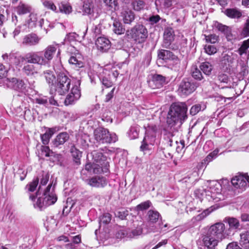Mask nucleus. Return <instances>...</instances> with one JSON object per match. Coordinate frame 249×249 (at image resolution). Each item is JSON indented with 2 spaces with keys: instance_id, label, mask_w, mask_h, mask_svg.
I'll return each mask as SVG.
<instances>
[{
  "instance_id": "50",
  "label": "nucleus",
  "mask_w": 249,
  "mask_h": 249,
  "mask_svg": "<svg viewBox=\"0 0 249 249\" xmlns=\"http://www.w3.org/2000/svg\"><path fill=\"white\" fill-rule=\"evenodd\" d=\"M128 230L122 229L120 230L116 233V237L118 239H122L124 237L128 238Z\"/></svg>"
},
{
  "instance_id": "3",
  "label": "nucleus",
  "mask_w": 249,
  "mask_h": 249,
  "mask_svg": "<svg viewBox=\"0 0 249 249\" xmlns=\"http://www.w3.org/2000/svg\"><path fill=\"white\" fill-rule=\"evenodd\" d=\"M77 79H49L48 83L50 85L51 90L57 92L59 95L65 94L70 89L71 84L74 85Z\"/></svg>"
},
{
  "instance_id": "19",
  "label": "nucleus",
  "mask_w": 249,
  "mask_h": 249,
  "mask_svg": "<svg viewBox=\"0 0 249 249\" xmlns=\"http://www.w3.org/2000/svg\"><path fill=\"white\" fill-rule=\"evenodd\" d=\"M88 184L94 187H103L107 184L106 178L100 176H95L88 180Z\"/></svg>"
},
{
  "instance_id": "48",
  "label": "nucleus",
  "mask_w": 249,
  "mask_h": 249,
  "mask_svg": "<svg viewBox=\"0 0 249 249\" xmlns=\"http://www.w3.org/2000/svg\"><path fill=\"white\" fill-rule=\"evenodd\" d=\"M249 48V38L243 41L242 45L238 49V53L240 55L246 52L247 50Z\"/></svg>"
},
{
  "instance_id": "27",
  "label": "nucleus",
  "mask_w": 249,
  "mask_h": 249,
  "mask_svg": "<svg viewBox=\"0 0 249 249\" xmlns=\"http://www.w3.org/2000/svg\"><path fill=\"white\" fill-rule=\"evenodd\" d=\"M83 11L89 15L93 13L94 3L92 0H82Z\"/></svg>"
},
{
  "instance_id": "23",
  "label": "nucleus",
  "mask_w": 249,
  "mask_h": 249,
  "mask_svg": "<svg viewBox=\"0 0 249 249\" xmlns=\"http://www.w3.org/2000/svg\"><path fill=\"white\" fill-rule=\"evenodd\" d=\"M56 49V47L53 45H49L45 49L43 57L46 61V65L48 64L53 59Z\"/></svg>"
},
{
  "instance_id": "38",
  "label": "nucleus",
  "mask_w": 249,
  "mask_h": 249,
  "mask_svg": "<svg viewBox=\"0 0 249 249\" xmlns=\"http://www.w3.org/2000/svg\"><path fill=\"white\" fill-rule=\"evenodd\" d=\"M225 14L231 18H239L241 17V13L234 9H228L225 11Z\"/></svg>"
},
{
  "instance_id": "63",
  "label": "nucleus",
  "mask_w": 249,
  "mask_h": 249,
  "mask_svg": "<svg viewBox=\"0 0 249 249\" xmlns=\"http://www.w3.org/2000/svg\"><path fill=\"white\" fill-rule=\"evenodd\" d=\"M242 34L244 36H249V18L247 20L245 26L243 29Z\"/></svg>"
},
{
  "instance_id": "8",
  "label": "nucleus",
  "mask_w": 249,
  "mask_h": 249,
  "mask_svg": "<svg viewBox=\"0 0 249 249\" xmlns=\"http://www.w3.org/2000/svg\"><path fill=\"white\" fill-rule=\"evenodd\" d=\"M95 140L102 143L115 142L117 141V136L114 134H110L107 129L103 127H98L94 130Z\"/></svg>"
},
{
  "instance_id": "43",
  "label": "nucleus",
  "mask_w": 249,
  "mask_h": 249,
  "mask_svg": "<svg viewBox=\"0 0 249 249\" xmlns=\"http://www.w3.org/2000/svg\"><path fill=\"white\" fill-rule=\"evenodd\" d=\"M39 179L38 178L34 179L32 182L28 183L25 187V189L29 192H34L38 184Z\"/></svg>"
},
{
  "instance_id": "56",
  "label": "nucleus",
  "mask_w": 249,
  "mask_h": 249,
  "mask_svg": "<svg viewBox=\"0 0 249 249\" xmlns=\"http://www.w3.org/2000/svg\"><path fill=\"white\" fill-rule=\"evenodd\" d=\"M201 109V106L200 104H196L192 107L190 109V113L192 115H195Z\"/></svg>"
},
{
  "instance_id": "31",
  "label": "nucleus",
  "mask_w": 249,
  "mask_h": 249,
  "mask_svg": "<svg viewBox=\"0 0 249 249\" xmlns=\"http://www.w3.org/2000/svg\"><path fill=\"white\" fill-rule=\"evenodd\" d=\"M218 208V207L216 205L212 206L209 208L205 210L202 213L194 217V219L196 221H200L205 218L213 211L216 210Z\"/></svg>"
},
{
  "instance_id": "62",
  "label": "nucleus",
  "mask_w": 249,
  "mask_h": 249,
  "mask_svg": "<svg viewBox=\"0 0 249 249\" xmlns=\"http://www.w3.org/2000/svg\"><path fill=\"white\" fill-rule=\"evenodd\" d=\"M36 103L40 105H45L48 102V99L46 97H39L36 99Z\"/></svg>"
},
{
  "instance_id": "5",
  "label": "nucleus",
  "mask_w": 249,
  "mask_h": 249,
  "mask_svg": "<svg viewBox=\"0 0 249 249\" xmlns=\"http://www.w3.org/2000/svg\"><path fill=\"white\" fill-rule=\"evenodd\" d=\"M128 38L133 39L136 43H144L148 37L146 28L142 24H137L126 31Z\"/></svg>"
},
{
  "instance_id": "52",
  "label": "nucleus",
  "mask_w": 249,
  "mask_h": 249,
  "mask_svg": "<svg viewBox=\"0 0 249 249\" xmlns=\"http://www.w3.org/2000/svg\"><path fill=\"white\" fill-rule=\"evenodd\" d=\"M205 52L209 55H212L217 52V49L213 45H205L204 47Z\"/></svg>"
},
{
  "instance_id": "28",
  "label": "nucleus",
  "mask_w": 249,
  "mask_h": 249,
  "mask_svg": "<svg viewBox=\"0 0 249 249\" xmlns=\"http://www.w3.org/2000/svg\"><path fill=\"white\" fill-rule=\"evenodd\" d=\"M239 243L244 249H249V231H245L240 234Z\"/></svg>"
},
{
  "instance_id": "4",
  "label": "nucleus",
  "mask_w": 249,
  "mask_h": 249,
  "mask_svg": "<svg viewBox=\"0 0 249 249\" xmlns=\"http://www.w3.org/2000/svg\"><path fill=\"white\" fill-rule=\"evenodd\" d=\"M145 129V135L140 147L141 150L143 152L151 149L156 137L158 130L157 126L155 124H148L144 126Z\"/></svg>"
},
{
  "instance_id": "15",
  "label": "nucleus",
  "mask_w": 249,
  "mask_h": 249,
  "mask_svg": "<svg viewBox=\"0 0 249 249\" xmlns=\"http://www.w3.org/2000/svg\"><path fill=\"white\" fill-rule=\"evenodd\" d=\"M43 196L46 206L53 204L57 200V196L53 192V188L52 189V184L47 186Z\"/></svg>"
},
{
  "instance_id": "17",
  "label": "nucleus",
  "mask_w": 249,
  "mask_h": 249,
  "mask_svg": "<svg viewBox=\"0 0 249 249\" xmlns=\"http://www.w3.org/2000/svg\"><path fill=\"white\" fill-rule=\"evenodd\" d=\"M174 31L172 28L165 29L163 35V41L162 47L167 49H173L172 42L174 40Z\"/></svg>"
},
{
  "instance_id": "61",
  "label": "nucleus",
  "mask_w": 249,
  "mask_h": 249,
  "mask_svg": "<svg viewBox=\"0 0 249 249\" xmlns=\"http://www.w3.org/2000/svg\"><path fill=\"white\" fill-rule=\"evenodd\" d=\"M7 72L4 66L0 64V78H5L7 76Z\"/></svg>"
},
{
  "instance_id": "60",
  "label": "nucleus",
  "mask_w": 249,
  "mask_h": 249,
  "mask_svg": "<svg viewBox=\"0 0 249 249\" xmlns=\"http://www.w3.org/2000/svg\"><path fill=\"white\" fill-rule=\"evenodd\" d=\"M43 5L48 9H50L53 11H55L56 10V7L55 5L54 4V3L51 1H48L46 0L44 1Z\"/></svg>"
},
{
  "instance_id": "11",
  "label": "nucleus",
  "mask_w": 249,
  "mask_h": 249,
  "mask_svg": "<svg viewBox=\"0 0 249 249\" xmlns=\"http://www.w3.org/2000/svg\"><path fill=\"white\" fill-rule=\"evenodd\" d=\"M197 86L193 79H184L179 85L178 91L181 95H187L193 92Z\"/></svg>"
},
{
  "instance_id": "16",
  "label": "nucleus",
  "mask_w": 249,
  "mask_h": 249,
  "mask_svg": "<svg viewBox=\"0 0 249 249\" xmlns=\"http://www.w3.org/2000/svg\"><path fill=\"white\" fill-rule=\"evenodd\" d=\"M214 26L216 29L225 36L228 41H231L236 38L235 36L232 33L231 29L230 27L217 21L215 22Z\"/></svg>"
},
{
  "instance_id": "53",
  "label": "nucleus",
  "mask_w": 249,
  "mask_h": 249,
  "mask_svg": "<svg viewBox=\"0 0 249 249\" xmlns=\"http://www.w3.org/2000/svg\"><path fill=\"white\" fill-rule=\"evenodd\" d=\"M133 5L135 10L140 11L144 8V2L142 0H139L134 2Z\"/></svg>"
},
{
  "instance_id": "32",
  "label": "nucleus",
  "mask_w": 249,
  "mask_h": 249,
  "mask_svg": "<svg viewBox=\"0 0 249 249\" xmlns=\"http://www.w3.org/2000/svg\"><path fill=\"white\" fill-rule=\"evenodd\" d=\"M197 172L196 171H194L188 174L187 177L182 178L180 181H181L182 183L192 184L197 180Z\"/></svg>"
},
{
  "instance_id": "55",
  "label": "nucleus",
  "mask_w": 249,
  "mask_h": 249,
  "mask_svg": "<svg viewBox=\"0 0 249 249\" xmlns=\"http://www.w3.org/2000/svg\"><path fill=\"white\" fill-rule=\"evenodd\" d=\"M42 155L46 157L52 156L53 152L50 149L48 146H44L41 148Z\"/></svg>"
},
{
  "instance_id": "18",
  "label": "nucleus",
  "mask_w": 249,
  "mask_h": 249,
  "mask_svg": "<svg viewBox=\"0 0 249 249\" xmlns=\"http://www.w3.org/2000/svg\"><path fill=\"white\" fill-rule=\"evenodd\" d=\"M40 191V187L39 186L36 195H31L29 196V198L33 202L35 208H38L41 210L46 206L44 203L45 201L43 197L38 196L39 195Z\"/></svg>"
},
{
  "instance_id": "22",
  "label": "nucleus",
  "mask_w": 249,
  "mask_h": 249,
  "mask_svg": "<svg viewBox=\"0 0 249 249\" xmlns=\"http://www.w3.org/2000/svg\"><path fill=\"white\" fill-rule=\"evenodd\" d=\"M40 38L35 34H30L25 36L22 41V44L27 46H34L37 45Z\"/></svg>"
},
{
  "instance_id": "54",
  "label": "nucleus",
  "mask_w": 249,
  "mask_h": 249,
  "mask_svg": "<svg viewBox=\"0 0 249 249\" xmlns=\"http://www.w3.org/2000/svg\"><path fill=\"white\" fill-rule=\"evenodd\" d=\"M234 60V57L232 54H227L224 55L222 59V62L224 64H226L227 62L229 63V65L232 64Z\"/></svg>"
},
{
  "instance_id": "26",
  "label": "nucleus",
  "mask_w": 249,
  "mask_h": 249,
  "mask_svg": "<svg viewBox=\"0 0 249 249\" xmlns=\"http://www.w3.org/2000/svg\"><path fill=\"white\" fill-rule=\"evenodd\" d=\"M69 138V135L66 132L61 133L58 134L53 141L55 146H58L63 144Z\"/></svg>"
},
{
  "instance_id": "14",
  "label": "nucleus",
  "mask_w": 249,
  "mask_h": 249,
  "mask_svg": "<svg viewBox=\"0 0 249 249\" xmlns=\"http://www.w3.org/2000/svg\"><path fill=\"white\" fill-rule=\"evenodd\" d=\"M201 240L203 246L208 249H214L220 241L208 231L202 236Z\"/></svg>"
},
{
  "instance_id": "49",
  "label": "nucleus",
  "mask_w": 249,
  "mask_h": 249,
  "mask_svg": "<svg viewBox=\"0 0 249 249\" xmlns=\"http://www.w3.org/2000/svg\"><path fill=\"white\" fill-rule=\"evenodd\" d=\"M205 39L206 42L214 44L218 41L219 37L214 34H212L209 36L205 35Z\"/></svg>"
},
{
  "instance_id": "30",
  "label": "nucleus",
  "mask_w": 249,
  "mask_h": 249,
  "mask_svg": "<svg viewBox=\"0 0 249 249\" xmlns=\"http://www.w3.org/2000/svg\"><path fill=\"white\" fill-rule=\"evenodd\" d=\"M89 141V136L87 134H83L77 138V143L83 149H86L88 147Z\"/></svg>"
},
{
  "instance_id": "57",
  "label": "nucleus",
  "mask_w": 249,
  "mask_h": 249,
  "mask_svg": "<svg viewBox=\"0 0 249 249\" xmlns=\"http://www.w3.org/2000/svg\"><path fill=\"white\" fill-rule=\"evenodd\" d=\"M218 152L219 150L218 149H215L213 152L210 153L205 158V161L207 162L211 161L213 158L216 157Z\"/></svg>"
},
{
  "instance_id": "10",
  "label": "nucleus",
  "mask_w": 249,
  "mask_h": 249,
  "mask_svg": "<svg viewBox=\"0 0 249 249\" xmlns=\"http://www.w3.org/2000/svg\"><path fill=\"white\" fill-rule=\"evenodd\" d=\"M74 83V85L71 88V92L67 96L65 99L64 103L66 106L74 104L81 96L80 81H76Z\"/></svg>"
},
{
  "instance_id": "36",
  "label": "nucleus",
  "mask_w": 249,
  "mask_h": 249,
  "mask_svg": "<svg viewBox=\"0 0 249 249\" xmlns=\"http://www.w3.org/2000/svg\"><path fill=\"white\" fill-rule=\"evenodd\" d=\"M148 220L151 223H156L160 216L159 213L157 211L149 210L148 212Z\"/></svg>"
},
{
  "instance_id": "25",
  "label": "nucleus",
  "mask_w": 249,
  "mask_h": 249,
  "mask_svg": "<svg viewBox=\"0 0 249 249\" xmlns=\"http://www.w3.org/2000/svg\"><path fill=\"white\" fill-rule=\"evenodd\" d=\"M56 131V128H48L44 134L41 135V139L42 143L45 145L47 144L50 141V138Z\"/></svg>"
},
{
  "instance_id": "20",
  "label": "nucleus",
  "mask_w": 249,
  "mask_h": 249,
  "mask_svg": "<svg viewBox=\"0 0 249 249\" xmlns=\"http://www.w3.org/2000/svg\"><path fill=\"white\" fill-rule=\"evenodd\" d=\"M96 45L99 50L102 52L107 51L110 47V42L104 37H98L96 41Z\"/></svg>"
},
{
  "instance_id": "47",
  "label": "nucleus",
  "mask_w": 249,
  "mask_h": 249,
  "mask_svg": "<svg viewBox=\"0 0 249 249\" xmlns=\"http://www.w3.org/2000/svg\"><path fill=\"white\" fill-rule=\"evenodd\" d=\"M152 203L150 200H147L138 205L136 209L138 211H143L148 209L151 205Z\"/></svg>"
},
{
  "instance_id": "13",
  "label": "nucleus",
  "mask_w": 249,
  "mask_h": 249,
  "mask_svg": "<svg viewBox=\"0 0 249 249\" xmlns=\"http://www.w3.org/2000/svg\"><path fill=\"white\" fill-rule=\"evenodd\" d=\"M22 59L26 60L28 63L37 64L39 65H46L45 60L44 57L38 52H30L25 55Z\"/></svg>"
},
{
  "instance_id": "7",
  "label": "nucleus",
  "mask_w": 249,
  "mask_h": 249,
  "mask_svg": "<svg viewBox=\"0 0 249 249\" xmlns=\"http://www.w3.org/2000/svg\"><path fill=\"white\" fill-rule=\"evenodd\" d=\"M27 79L23 80L22 79H0V86L9 88L25 93L27 90Z\"/></svg>"
},
{
  "instance_id": "29",
  "label": "nucleus",
  "mask_w": 249,
  "mask_h": 249,
  "mask_svg": "<svg viewBox=\"0 0 249 249\" xmlns=\"http://www.w3.org/2000/svg\"><path fill=\"white\" fill-rule=\"evenodd\" d=\"M230 79H216L215 84L217 85L219 88H231L234 87V84L230 80Z\"/></svg>"
},
{
  "instance_id": "2",
  "label": "nucleus",
  "mask_w": 249,
  "mask_h": 249,
  "mask_svg": "<svg viewBox=\"0 0 249 249\" xmlns=\"http://www.w3.org/2000/svg\"><path fill=\"white\" fill-rule=\"evenodd\" d=\"M92 157V159L94 162L96 163H88L85 166L86 170L93 172L95 174L100 173L102 170V168L103 166H107L108 165V162L107 161V157L104 156L102 153L94 150L90 154Z\"/></svg>"
},
{
  "instance_id": "40",
  "label": "nucleus",
  "mask_w": 249,
  "mask_h": 249,
  "mask_svg": "<svg viewBox=\"0 0 249 249\" xmlns=\"http://www.w3.org/2000/svg\"><path fill=\"white\" fill-rule=\"evenodd\" d=\"M16 9L18 15H24L30 12V7L21 2L17 7Z\"/></svg>"
},
{
  "instance_id": "9",
  "label": "nucleus",
  "mask_w": 249,
  "mask_h": 249,
  "mask_svg": "<svg viewBox=\"0 0 249 249\" xmlns=\"http://www.w3.org/2000/svg\"><path fill=\"white\" fill-rule=\"evenodd\" d=\"M208 231L218 239L219 241H221L223 239L228 237L229 235L228 231L227 233H226L225 225L220 222L216 223L211 226Z\"/></svg>"
},
{
  "instance_id": "33",
  "label": "nucleus",
  "mask_w": 249,
  "mask_h": 249,
  "mask_svg": "<svg viewBox=\"0 0 249 249\" xmlns=\"http://www.w3.org/2000/svg\"><path fill=\"white\" fill-rule=\"evenodd\" d=\"M225 221L228 223L230 229L237 230L239 228L240 223L237 218L228 217L225 218Z\"/></svg>"
},
{
  "instance_id": "21",
  "label": "nucleus",
  "mask_w": 249,
  "mask_h": 249,
  "mask_svg": "<svg viewBox=\"0 0 249 249\" xmlns=\"http://www.w3.org/2000/svg\"><path fill=\"white\" fill-rule=\"evenodd\" d=\"M158 57L159 59H162L165 62L168 60H175L178 59L177 56L168 50L161 49L158 52Z\"/></svg>"
},
{
  "instance_id": "41",
  "label": "nucleus",
  "mask_w": 249,
  "mask_h": 249,
  "mask_svg": "<svg viewBox=\"0 0 249 249\" xmlns=\"http://www.w3.org/2000/svg\"><path fill=\"white\" fill-rule=\"evenodd\" d=\"M200 68L203 72L207 76L210 75L213 69L212 65L207 62L202 63Z\"/></svg>"
},
{
  "instance_id": "24",
  "label": "nucleus",
  "mask_w": 249,
  "mask_h": 249,
  "mask_svg": "<svg viewBox=\"0 0 249 249\" xmlns=\"http://www.w3.org/2000/svg\"><path fill=\"white\" fill-rule=\"evenodd\" d=\"M166 79H149L147 81L149 86L152 89H159L162 87L166 82Z\"/></svg>"
},
{
  "instance_id": "46",
  "label": "nucleus",
  "mask_w": 249,
  "mask_h": 249,
  "mask_svg": "<svg viewBox=\"0 0 249 249\" xmlns=\"http://www.w3.org/2000/svg\"><path fill=\"white\" fill-rule=\"evenodd\" d=\"M111 219V215L109 213H104L100 218L99 223H103L105 224H108Z\"/></svg>"
},
{
  "instance_id": "42",
  "label": "nucleus",
  "mask_w": 249,
  "mask_h": 249,
  "mask_svg": "<svg viewBox=\"0 0 249 249\" xmlns=\"http://www.w3.org/2000/svg\"><path fill=\"white\" fill-rule=\"evenodd\" d=\"M69 62L70 64L73 66L74 68H80L84 67V63L82 61L78 60L74 56L70 57Z\"/></svg>"
},
{
  "instance_id": "12",
  "label": "nucleus",
  "mask_w": 249,
  "mask_h": 249,
  "mask_svg": "<svg viewBox=\"0 0 249 249\" xmlns=\"http://www.w3.org/2000/svg\"><path fill=\"white\" fill-rule=\"evenodd\" d=\"M231 182L235 188L244 191L249 187V176L247 174H240L234 177Z\"/></svg>"
},
{
  "instance_id": "35",
  "label": "nucleus",
  "mask_w": 249,
  "mask_h": 249,
  "mask_svg": "<svg viewBox=\"0 0 249 249\" xmlns=\"http://www.w3.org/2000/svg\"><path fill=\"white\" fill-rule=\"evenodd\" d=\"M112 30L113 32L117 35H122L124 33L125 28L123 27L122 24L120 22L117 20H114Z\"/></svg>"
},
{
  "instance_id": "1",
  "label": "nucleus",
  "mask_w": 249,
  "mask_h": 249,
  "mask_svg": "<svg viewBox=\"0 0 249 249\" xmlns=\"http://www.w3.org/2000/svg\"><path fill=\"white\" fill-rule=\"evenodd\" d=\"M187 106L185 103L178 102L171 105L167 116V124L172 131L178 129L187 119Z\"/></svg>"
},
{
  "instance_id": "6",
  "label": "nucleus",
  "mask_w": 249,
  "mask_h": 249,
  "mask_svg": "<svg viewBox=\"0 0 249 249\" xmlns=\"http://www.w3.org/2000/svg\"><path fill=\"white\" fill-rule=\"evenodd\" d=\"M222 187L216 181H210L206 191V198L209 201L217 202L224 199V196L221 194Z\"/></svg>"
},
{
  "instance_id": "39",
  "label": "nucleus",
  "mask_w": 249,
  "mask_h": 249,
  "mask_svg": "<svg viewBox=\"0 0 249 249\" xmlns=\"http://www.w3.org/2000/svg\"><path fill=\"white\" fill-rule=\"evenodd\" d=\"M134 19V15L131 11H125L123 13V20L125 24H130Z\"/></svg>"
},
{
  "instance_id": "37",
  "label": "nucleus",
  "mask_w": 249,
  "mask_h": 249,
  "mask_svg": "<svg viewBox=\"0 0 249 249\" xmlns=\"http://www.w3.org/2000/svg\"><path fill=\"white\" fill-rule=\"evenodd\" d=\"M71 152L75 162L77 164H79L80 163V158L82 157V153L77 149L74 145L71 146Z\"/></svg>"
},
{
  "instance_id": "34",
  "label": "nucleus",
  "mask_w": 249,
  "mask_h": 249,
  "mask_svg": "<svg viewBox=\"0 0 249 249\" xmlns=\"http://www.w3.org/2000/svg\"><path fill=\"white\" fill-rule=\"evenodd\" d=\"M139 127L136 125H132L127 132L128 137L131 140L137 139L139 133Z\"/></svg>"
},
{
  "instance_id": "58",
  "label": "nucleus",
  "mask_w": 249,
  "mask_h": 249,
  "mask_svg": "<svg viewBox=\"0 0 249 249\" xmlns=\"http://www.w3.org/2000/svg\"><path fill=\"white\" fill-rule=\"evenodd\" d=\"M50 176L48 174H45L42 175V178L40 180V184L39 187H40V190H41V186H44L46 185L47 182H48Z\"/></svg>"
},
{
  "instance_id": "45",
  "label": "nucleus",
  "mask_w": 249,
  "mask_h": 249,
  "mask_svg": "<svg viewBox=\"0 0 249 249\" xmlns=\"http://www.w3.org/2000/svg\"><path fill=\"white\" fill-rule=\"evenodd\" d=\"M142 232V229L141 227H138L136 229L132 231H128V238H134L139 235H140Z\"/></svg>"
},
{
  "instance_id": "59",
  "label": "nucleus",
  "mask_w": 249,
  "mask_h": 249,
  "mask_svg": "<svg viewBox=\"0 0 249 249\" xmlns=\"http://www.w3.org/2000/svg\"><path fill=\"white\" fill-rule=\"evenodd\" d=\"M128 212L127 210H123L118 212L115 214L122 220L124 219L128 215Z\"/></svg>"
},
{
  "instance_id": "64",
  "label": "nucleus",
  "mask_w": 249,
  "mask_h": 249,
  "mask_svg": "<svg viewBox=\"0 0 249 249\" xmlns=\"http://www.w3.org/2000/svg\"><path fill=\"white\" fill-rule=\"evenodd\" d=\"M226 249H242L236 242H231L229 243Z\"/></svg>"
},
{
  "instance_id": "51",
  "label": "nucleus",
  "mask_w": 249,
  "mask_h": 249,
  "mask_svg": "<svg viewBox=\"0 0 249 249\" xmlns=\"http://www.w3.org/2000/svg\"><path fill=\"white\" fill-rule=\"evenodd\" d=\"M78 36L75 33H71L67 34L65 38V42H71L76 40Z\"/></svg>"
},
{
  "instance_id": "44",
  "label": "nucleus",
  "mask_w": 249,
  "mask_h": 249,
  "mask_svg": "<svg viewBox=\"0 0 249 249\" xmlns=\"http://www.w3.org/2000/svg\"><path fill=\"white\" fill-rule=\"evenodd\" d=\"M59 9L62 13L69 14L71 12V7L67 3L61 2L59 4Z\"/></svg>"
}]
</instances>
